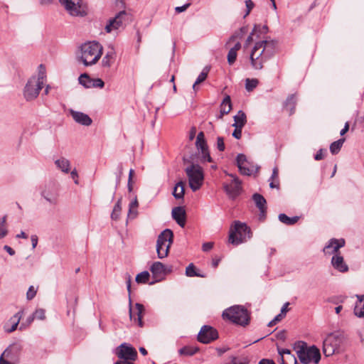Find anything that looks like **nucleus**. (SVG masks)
<instances>
[{"instance_id": "a211bd4d", "label": "nucleus", "mask_w": 364, "mask_h": 364, "mask_svg": "<svg viewBox=\"0 0 364 364\" xmlns=\"http://www.w3.org/2000/svg\"><path fill=\"white\" fill-rule=\"evenodd\" d=\"M196 146L198 149L201 150V153L204 160L210 162L212 159L210 156L207 144L205 139V134L203 132H200L198 134V136L196 137Z\"/></svg>"}, {"instance_id": "680f3d73", "label": "nucleus", "mask_w": 364, "mask_h": 364, "mask_svg": "<svg viewBox=\"0 0 364 364\" xmlns=\"http://www.w3.org/2000/svg\"><path fill=\"white\" fill-rule=\"evenodd\" d=\"M22 314H23V312L22 311H18L17 312L15 315H14V316H12L10 320H9V322L11 323V324H14V322H15V320L14 318H19V321L21 320V317H22Z\"/></svg>"}, {"instance_id": "09e8293b", "label": "nucleus", "mask_w": 364, "mask_h": 364, "mask_svg": "<svg viewBox=\"0 0 364 364\" xmlns=\"http://www.w3.org/2000/svg\"><path fill=\"white\" fill-rule=\"evenodd\" d=\"M36 290L35 289L33 286H31L26 293V298L28 300L33 299L36 295Z\"/></svg>"}, {"instance_id": "9b49d317", "label": "nucleus", "mask_w": 364, "mask_h": 364, "mask_svg": "<svg viewBox=\"0 0 364 364\" xmlns=\"http://www.w3.org/2000/svg\"><path fill=\"white\" fill-rule=\"evenodd\" d=\"M36 80V77H31L23 90V95L27 101L33 100L36 99L38 95L40 90L43 88V86L38 82Z\"/></svg>"}, {"instance_id": "0eeeda50", "label": "nucleus", "mask_w": 364, "mask_h": 364, "mask_svg": "<svg viewBox=\"0 0 364 364\" xmlns=\"http://www.w3.org/2000/svg\"><path fill=\"white\" fill-rule=\"evenodd\" d=\"M173 242V233L169 229L163 230L156 240V252L158 257L164 259L168 256L171 245Z\"/></svg>"}, {"instance_id": "f8f14e48", "label": "nucleus", "mask_w": 364, "mask_h": 364, "mask_svg": "<svg viewBox=\"0 0 364 364\" xmlns=\"http://www.w3.org/2000/svg\"><path fill=\"white\" fill-rule=\"evenodd\" d=\"M228 175L232 178V181L229 184H224L223 188L229 198L235 199L242 191V181L235 175Z\"/></svg>"}, {"instance_id": "7ed1b4c3", "label": "nucleus", "mask_w": 364, "mask_h": 364, "mask_svg": "<svg viewBox=\"0 0 364 364\" xmlns=\"http://www.w3.org/2000/svg\"><path fill=\"white\" fill-rule=\"evenodd\" d=\"M294 349L300 362L304 364H309L311 362L317 364L321 360L320 351L315 346L308 347L306 343L299 341L294 344Z\"/></svg>"}, {"instance_id": "7c9ffc66", "label": "nucleus", "mask_w": 364, "mask_h": 364, "mask_svg": "<svg viewBox=\"0 0 364 364\" xmlns=\"http://www.w3.org/2000/svg\"><path fill=\"white\" fill-rule=\"evenodd\" d=\"M235 123L232 124L233 127L239 128H243L247 122L246 114L242 110H240L236 115L234 116Z\"/></svg>"}, {"instance_id": "4468645a", "label": "nucleus", "mask_w": 364, "mask_h": 364, "mask_svg": "<svg viewBox=\"0 0 364 364\" xmlns=\"http://www.w3.org/2000/svg\"><path fill=\"white\" fill-rule=\"evenodd\" d=\"M128 14L125 11H119L115 17L110 18L105 26V31L109 33L112 31L117 30L122 27L123 23L127 17Z\"/></svg>"}, {"instance_id": "72a5a7b5", "label": "nucleus", "mask_w": 364, "mask_h": 364, "mask_svg": "<svg viewBox=\"0 0 364 364\" xmlns=\"http://www.w3.org/2000/svg\"><path fill=\"white\" fill-rule=\"evenodd\" d=\"M278 218L280 222L287 225H292L296 223L299 219L298 216H294L290 218L284 213L279 214Z\"/></svg>"}, {"instance_id": "58836bf2", "label": "nucleus", "mask_w": 364, "mask_h": 364, "mask_svg": "<svg viewBox=\"0 0 364 364\" xmlns=\"http://www.w3.org/2000/svg\"><path fill=\"white\" fill-rule=\"evenodd\" d=\"M121 203H122V198H119L117 200V203L115 204V205L113 208L112 213L111 214V218L112 220H117L119 219V215H120V213L122 210Z\"/></svg>"}, {"instance_id": "49530a36", "label": "nucleus", "mask_w": 364, "mask_h": 364, "mask_svg": "<svg viewBox=\"0 0 364 364\" xmlns=\"http://www.w3.org/2000/svg\"><path fill=\"white\" fill-rule=\"evenodd\" d=\"M237 58V52L233 50L230 49L228 53V62L230 65H232Z\"/></svg>"}, {"instance_id": "412c9836", "label": "nucleus", "mask_w": 364, "mask_h": 364, "mask_svg": "<svg viewBox=\"0 0 364 364\" xmlns=\"http://www.w3.org/2000/svg\"><path fill=\"white\" fill-rule=\"evenodd\" d=\"M280 356L281 364H296L297 360L294 355L290 350L286 348H277Z\"/></svg>"}, {"instance_id": "cd10ccee", "label": "nucleus", "mask_w": 364, "mask_h": 364, "mask_svg": "<svg viewBox=\"0 0 364 364\" xmlns=\"http://www.w3.org/2000/svg\"><path fill=\"white\" fill-rule=\"evenodd\" d=\"M358 301L354 308V314L359 318L364 317V295H355Z\"/></svg>"}, {"instance_id": "c03bdc74", "label": "nucleus", "mask_w": 364, "mask_h": 364, "mask_svg": "<svg viewBox=\"0 0 364 364\" xmlns=\"http://www.w3.org/2000/svg\"><path fill=\"white\" fill-rule=\"evenodd\" d=\"M258 85V80L257 79H246L245 88L247 91H252Z\"/></svg>"}, {"instance_id": "a18cd8bd", "label": "nucleus", "mask_w": 364, "mask_h": 364, "mask_svg": "<svg viewBox=\"0 0 364 364\" xmlns=\"http://www.w3.org/2000/svg\"><path fill=\"white\" fill-rule=\"evenodd\" d=\"M33 316L35 318L39 320H44L46 318V311L43 309H38L33 314Z\"/></svg>"}, {"instance_id": "4c0bfd02", "label": "nucleus", "mask_w": 364, "mask_h": 364, "mask_svg": "<svg viewBox=\"0 0 364 364\" xmlns=\"http://www.w3.org/2000/svg\"><path fill=\"white\" fill-rule=\"evenodd\" d=\"M209 72V68L205 67L203 70V71L200 73V75L198 76L196 82L193 85V89L196 91V85L203 82L207 77L208 74Z\"/></svg>"}, {"instance_id": "338daca9", "label": "nucleus", "mask_w": 364, "mask_h": 364, "mask_svg": "<svg viewBox=\"0 0 364 364\" xmlns=\"http://www.w3.org/2000/svg\"><path fill=\"white\" fill-rule=\"evenodd\" d=\"M137 215V210L136 209H130L129 208V213H128V217L131 218H134Z\"/></svg>"}, {"instance_id": "de8ad7c7", "label": "nucleus", "mask_w": 364, "mask_h": 364, "mask_svg": "<svg viewBox=\"0 0 364 364\" xmlns=\"http://www.w3.org/2000/svg\"><path fill=\"white\" fill-rule=\"evenodd\" d=\"M92 87L102 88L105 86L104 81L100 78L92 79Z\"/></svg>"}, {"instance_id": "393cba45", "label": "nucleus", "mask_w": 364, "mask_h": 364, "mask_svg": "<svg viewBox=\"0 0 364 364\" xmlns=\"http://www.w3.org/2000/svg\"><path fill=\"white\" fill-rule=\"evenodd\" d=\"M331 264L341 272H346L348 270V265L345 263L343 257L340 254H335L332 257Z\"/></svg>"}, {"instance_id": "bf43d9fd", "label": "nucleus", "mask_w": 364, "mask_h": 364, "mask_svg": "<svg viewBox=\"0 0 364 364\" xmlns=\"http://www.w3.org/2000/svg\"><path fill=\"white\" fill-rule=\"evenodd\" d=\"M70 176L74 180L75 184H78V174L76 169L70 172Z\"/></svg>"}, {"instance_id": "b1692460", "label": "nucleus", "mask_w": 364, "mask_h": 364, "mask_svg": "<svg viewBox=\"0 0 364 364\" xmlns=\"http://www.w3.org/2000/svg\"><path fill=\"white\" fill-rule=\"evenodd\" d=\"M172 217L176 222L182 228L186 224V211L182 207H175L172 209Z\"/></svg>"}, {"instance_id": "6ab92c4d", "label": "nucleus", "mask_w": 364, "mask_h": 364, "mask_svg": "<svg viewBox=\"0 0 364 364\" xmlns=\"http://www.w3.org/2000/svg\"><path fill=\"white\" fill-rule=\"evenodd\" d=\"M345 245L344 239H331L328 244L324 247L323 252L326 255H333L337 253L341 247Z\"/></svg>"}, {"instance_id": "ddd939ff", "label": "nucleus", "mask_w": 364, "mask_h": 364, "mask_svg": "<svg viewBox=\"0 0 364 364\" xmlns=\"http://www.w3.org/2000/svg\"><path fill=\"white\" fill-rule=\"evenodd\" d=\"M218 338L217 330L212 326L205 325L202 326L198 335V340L202 343H209Z\"/></svg>"}, {"instance_id": "2f4dec72", "label": "nucleus", "mask_w": 364, "mask_h": 364, "mask_svg": "<svg viewBox=\"0 0 364 364\" xmlns=\"http://www.w3.org/2000/svg\"><path fill=\"white\" fill-rule=\"evenodd\" d=\"M296 104V97L295 95L292 94L287 98L284 103V107L287 111H289L290 115L294 113Z\"/></svg>"}, {"instance_id": "39448f33", "label": "nucleus", "mask_w": 364, "mask_h": 364, "mask_svg": "<svg viewBox=\"0 0 364 364\" xmlns=\"http://www.w3.org/2000/svg\"><path fill=\"white\" fill-rule=\"evenodd\" d=\"M223 318L234 323L246 326L249 323L250 315L247 310L242 306L235 305L226 309L223 312Z\"/></svg>"}, {"instance_id": "4d7b16f0", "label": "nucleus", "mask_w": 364, "mask_h": 364, "mask_svg": "<svg viewBox=\"0 0 364 364\" xmlns=\"http://www.w3.org/2000/svg\"><path fill=\"white\" fill-rule=\"evenodd\" d=\"M213 247V242H205L203 244L202 249L204 252L210 250Z\"/></svg>"}, {"instance_id": "864d4df0", "label": "nucleus", "mask_w": 364, "mask_h": 364, "mask_svg": "<svg viewBox=\"0 0 364 364\" xmlns=\"http://www.w3.org/2000/svg\"><path fill=\"white\" fill-rule=\"evenodd\" d=\"M267 26H261L260 25H255V27H254V29H253V32H261V33H266L267 31Z\"/></svg>"}, {"instance_id": "69168bd1", "label": "nucleus", "mask_w": 364, "mask_h": 364, "mask_svg": "<svg viewBox=\"0 0 364 364\" xmlns=\"http://www.w3.org/2000/svg\"><path fill=\"white\" fill-rule=\"evenodd\" d=\"M189 6L190 4H186L183 6L176 7L175 10L178 13H181L185 11L189 7Z\"/></svg>"}, {"instance_id": "473e14b6", "label": "nucleus", "mask_w": 364, "mask_h": 364, "mask_svg": "<svg viewBox=\"0 0 364 364\" xmlns=\"http://www.w3.org/2000/svg\"><path fill=\"white\" fill-rule=\"evenodd\" d=\"M184 183L183 181H179L176 184L173 188V196L176 199H181L184 196Z\"/></svg>"}, {"instance_id": "e433bc0d", "label": "nucleus", "mask_w": 364, "mask_h": 364, "mask_svg": "<svg viewBox=\"0 0 364 364\" xmlns=\"http://www.w3.org/2000/svg\"><path fill=\"white\" fill-rule=\"evenodd\" d=\"M345 141V139L344 138H342V139H340L336 141H333L331 145H330V151L331 152L332 154H337L343 143Z\"/></svg>"}, {"instance_id": "8fccbe9b", "label": "nucleus", "mask_w": 364, "mask_h": 364, "mask_svg": "<svg viewBox=\"0 0 364 364\" xmlns=\"http://www.w3.org/2000/svg\"><path fill=\"white\" fill-rule=\"evenodd\" d=\"M217 148L220 151H223L225 149L224 139L222 136L217 138Z\"/></svg>"}, {"instance_id": "f704fd0d", "label": "nucleus", "mask_w": 364, "mask_h": 364, "mask_svg": "<svg viewBox=\"0 0 364 364\" xmlns=\"http://www.w3.org/2000/svg\"><path fill=\"white\" fill-rule=\"evenodd\" d=\"M199 348L198 347H193V346H184L182 348H181L178 350V353L181 355H186V356H192L195 355L197 352H198Z\"/></svg>"}, {"instance_id": "c9c22d12", "label": "nucleus", "mask_w": 364, "mask_h": 364, "mask_svg": "<svg viewBox=\"0 0 364 364\" xmlns=\"http://www.w3.org/2000/svg\"><path fill=\"white\" fill-rule=\"evenodd\" d=\"M79 83L82 85L85 88H91L92 87V79L90 77L88 74L83 73L81 74L78 78Z\"/></svg>"}, {"instance_id": "603ef678", "label": "nucleus", "mask_w": 364, "mask_h": 364, "mask_svg": "<svg viewBox=\"0 0 364 364\" xmlns=\"http://www.w3.org/2000/svg\"><path fill=\"white\" fill-rule=\"evenodd\" d=\"M245 5H246V8H247V11H246V14L245 15V17L247 16V15H249V14L250 13L251 10L253 9V7L255 6V4L251 0H246L245 1Z\"/></svg>"}, {"instance_id": "aec40b11", "label": "nucleus", "mask_w": 364, "mask_h": 364, "mask_svg": "<svg viewBox=\"0 0 364 364\" xmlns=\"http://www.w3.org/2000/svg\"><path fill=\"white\" fill-rule=\"evenodd\" d=\"M252 200L260 212L259 219H264L267 212L266 199L259 193H254L252 195Z\"/></svg>"}, {"instance_id": "2eb2a0df", "label": "nucleus", "mask_w": 364, "mask_h": 364, "mask_svg": "<svg viewBox=\"0 0 364 364\" xmlns=\"http://www.w3.org/2000/svg\"><path fill=\"white\" fill-rule=\"evenodd\" d=\"M237 166L241 174L250 176L253 173L254 166H250V163L247 160V157L243 154H237L236 157Z\"/></svg>"}, {"instance_id": "13d9d810", "label": "nucleus", "mask_w": 364, "mask_h": 364, "mask_svg": "<svg viewBox=\"0 0 364 364\" xmlns=\"http://www.w3.org/2000/svg\"><path fill=\"white\" fill-rule=\"evenodd\" d=\"M31 240L32 244V248L35 249L38 245V238L36 235H33L31 236Z\"/></svg>"}, {"instance_id": "37998d69", "label": "nucleus", "mask_w": 364, "mask_h": 364, "mask_svg": "<svg viewBox=\"0 0 364 364\" xmlns=\"http://www.w3.org/2000/svg\"><path fill=\"white\" fill-rule=\"evenodd\" d=\"M46 77V69L45 67L41 64L39 65V72L38 74V77H36V80H37L40 85L43 86L44 78Z\"/></svg>"}, {"instance_id": "4be33fe9", "label": "nucleus", "mask_w": 364, "mask_h": 364, "mask_svg": "<svg viewBox=\"0 0 364 364\" xmlns=\"http://www.w3.org/2000/svg\"><path fill=\"white\" fill-rule=\"evenodd\" d=\"M70 114L77 123L82 125L90 126L92 122V119L87 114L83 112L71 109Z\"/></svg>"}, {"instance_id": "774afa93", "label": "nucleus", "mask_w": 364, "mask_h": 364, "mask_svg": "<svg viewBox=\"0 0 364 364\" xmlns=\"http://www.w3.org/2000/svg\"><path fill=\"white\" fill-rule=\"evenodd\" d=\"M278 175H279V171H278V168L277 167L274 168H273V171H272V176H271V179L272 180H278Z\"/></svg>"}, {"instance_id": "20e7f679", "label": "nucleus", "mask_w": 364, "mask_h": 364, "mask_svg": "<svg viewBox=\"0 0 364 364\" xmlns=\"http://www.w3.org/2000/svg\"><path fill=\"white\" fill-rule=\"evenodd\" d=\"M252 236L250 228L245 223L236 220L230 227L228 242L233 245H238L247 242Z\"/></svg>"}, {"instance_id": "3c124183", "label": "nucleus", "mask_w": 364, "mask_h": 364, "mask_svg": "<svg viewBox=\"0 0 364 364\" xmlns=\"http://www.w3.org/2000/svg\"><path fill=\"white\" fill-rule=\"evenodd\" d=\"M35 319L34 316L32 315L29 316L27 319H26V324H25L24 323H22L19 327V329L21 331L23 330L26 328V327L28 325H30L33 321V320Z\"/></svg>"}, {"instance_id": "0e129e2a", "label": "nucleus", "mask_w": 364, "mask_h": 364, "mask_svg": "<svg viewBox=\"0 0 364 364\" xmlns=\"http://www.w3.org/2000/svg\"><path fill=\"white\" fill-rule=\"evenodd\" d=\"M289 305V302H286L284 304L283 306L281 309L280 314L283 315L284 317L286 316L287 312L289 311L288 306Z\"/></svg>"}, {"instance_id": "6e6552de", "label": "nucleus", "mask_w": 364, "mask_h": 364, "mask_svg": "<svg viewBox=\"0 0 364 364\" xmlns=\"http://www.w3.org/2000/svg\"><path fill=\"white\" fill-rule=\"evenodd\" d=\"M343 337L339 333H332L327 336L323 343V353L326 356H331L341 352V345Z\"/></svg>"}, {"instance_id": "5701e85b", "label": "nucleus", "mask_w": 364, "mask_h": 364, "mask_svg": "<svg viewBox=\"0 0 364 364\" xmlns=\"http://www.w3.org/2000/svg\"><path fill=\"white\" fill-rule=\"evenodd\" d=\"M136 307V313L134 312V311L132 309V308L129 309V317L131 320H134V321H137L138 325L140 327L143 326V322H142V314L144 311V307L142 304L136 303L135 304Z\"/></svg>"}, {"instance_id": "052dcab7", "label": "nucleus", "mask_w": 364, "mask_h": 364, "mask_svg": "<svg viewBox=\"0 0 364 364\" xmlns=\"http://www.w3.org/2000/svg\"><path fill=\"white\" fill-rule=\"evenodd\" d=\"M196 134V128L195 127H192L189 131V140L192 141L195 137Z\"/></svg>"}, {"instance_id": "a878e982", "label": "nucleus", "mask_w": 364, "mask_h": 364, "mask_svg": "<svg viewBox=\"0 0 364 364\" xmlns=\"http://www.w3.org/2000/svg\"><path fill=\"white\" fill-rule=\"evenodd\" d=\"M154 277L156 279V282L160 281L165 272V267L160 262H155L152 264L150 267Z\"/></svg>"}, {"instance_id": "1a4fd4ad", "label": "nucleus", "mask_w": 364, "mask_h": 364, "mask_svg": "<svg viewBox=\"0 0 364 364\" xmlns=\"http://www.w3.org/2000/svg\"><path fill=\"white\" fill-rule=\"evenodd\" d=\"M67 12L73 16H85L87 14V5L82 0H59Z\"/></svg>"}, {"instance_id": "bb28decb", "label": "nucleus", "mask_w": 364, "mask_h": 364, "mask_svg": "<svg viewBox=\"0 0 364 364\" xmlns=\"http://www.w3.org/2000/svg\"><path fill=\"white\" fill-rule=\"evenodd\" d=\"M116 53L113 48L107 52L102 60V65L104 68H110L114 62Z\"/></svg>"}, {"instance_id": "f03ea898", "label": "nucleus", "mask_w": 364, "mask_h": 364, "mask_svg": "<svg viewBox=\"0 0 364 364\" xmlns=\"http://www.w3.org/2000/svg\"><path fill=\"white\" fill-rule=\"evenodd\" d=\"M102 54V46L97 42L92 41L82 44L80 47V56L78 61L85 66L95 65Z\"/></svg>"}, {"instance_id": "79ce46f5", "label": "nucleus", "mask_w": 364, "mask_h": 364, "mask_svg": "<svg viewBox=\"0 0 364 364\" xmlns=\"http://www.w3.org/2000/svg\"><path fill=\"white\" fill-rule=\"evenodd\" d=\"M6 218L7 216L4 215L1 219H0V239L6 237L8 233L7 229L6 228Z\"/></svg>"}, {"instance_id": "c85d7f7f", "label": "nucleus", "mask_w": 364, "mask_h": 364, "mask_svg": "<svg viewBox=\"0 0 364 364\" xmlns=\"http://www.w3.org/2000/svg\"><path fill=\"white\" fill-rule=\"evenodd\" d=\"M55 164L58 168L61 170L63 173H68L70 171V162L65 157H61L55 160Z\"/></svg>"}, {"instance_id": "ea45409f", "label": "nucleus", "mask_w": 364, "mask_h": 364, "mask_svg": "<svg viewBox=\"0 0 364 364\" xmlns=\"http://www.w3.org/2000/svg\"><path fill=\"white\" fill-rule=\"evenodd\" d=\"M149 272L144 271L136 275L135 280L138 284H146L149 281Z\"/></svg>"}, {"instance_id": "e2e57ef3", "label": "nucleus", "mask_w": 364, "mask_h": 364, "mask_svg": "<svg viewBox=\"0 0 364 364\" xmlns=\"http://www.w3.org/2000/svg\"><path fill=\"white\" fill-rule=\"evenodd\" d=\"M139 205L136 196L134 197V200L129 203V208L130 209H137Z\"/></svg>"}, {"instance_id": "6e6d98bb", "label": "nucleus", "mask_w": 364, "mask_h": 364, "mask_svg": "<svg viewBox=\"0 0 364 364\" xmlns=\"http://www.w3.org/2000/svg\"><path fill=\"white\" fill-rule=\"evenodd\" d=\"M15 320V322H14V324H11V326L10 328H8V329H6V331L9 333H11L13 331H14L16 328H17V326L19 323V318H14Z\"/></svg>"}, {"instance_id": "f257e3e1", "label": "nucleus", "mask_w": 364, "mask_h": 364, "mask_svg": "<svg viewBox=\"0 0 364 364\" xmlns=\"http://www.w3.org/2000/svg\"><path fill=\"white\" fill-rule=\"evenodd\" d=\"M276 46L277 43L272 40L256 43L250 54L252 67L257 70H261L264 63L269 60L276 53Z\"/></svg>"}, {"instance_id": "c756f323", "label": "nucleus", "mask_w": 364, "mask_h": 364, "mask_svg": "<svg viewBox=\"0 0 364 364\" xmlns=\"http://www.w3.org/2000/svg\"><path fill=\"white\" fill-rule=\"evenodd\" d=\"M232 109V105H231V100L230 97L229 95H227L223 99L221 105H220V117L222 118L223 115L228 114Z\"/></svg>"}, {"instance_id": "a19ab883", "label": "nucleus", "mask_w": 364, "mask_h": 364, "mask_svg": "<svg viewBox=\"0 0 364 364\" xmlns=\"http://www.w3.org/2000/svg\"><path fill=\"white\" fill-rule=\"evenodd\" d=\"M186 274L187 277H203L204 276L198 274L196 270V267L193 265V264H190L186 269Z\"/></svg>"}, {"instance_id": "f3484780", "label": "nucleus", "mask_w": 364, "mask_h": 364, "mask_svg": "<svg viewBox=\"0 0 364 364\" xmlns=\"http://www.w3.org/2000/svg\"><path fill=\"white\" fill-rule=\"evenodd\" d=\"M41 196L51 205L58 203V191L55 185L47 186L41 192Z\"/></svg>"}, {"instance_id": "423d86ee", "label": "nucleus", "mask_w": 364, "mask_h": 364, "mask_svg": "<svg viewBox=\"0 0 364 364\" xmlns=\"http://www.w3.org/2000/svg\"><path fill=\"white\" fill-rule=\"evenodd\" d=\"M184 171L188 178L189 186L192 191H196L200 189L204 179V173L202 167L198 164L191 163Z\"/></svg>"}, {"instance_id": "9d476101", "label": "nucleus", "mask_w": 364, "mask_h": 364, "mask_svg": "<svg viewBox=\"0 0 364 364\" xmlns=\"http://www.w3.org/2000/svg\"><path fill=\"white\" fill-rule=\"evenodd\" d=\"M116 355L120 360L134 361L137 358V351L130 344L127 343H122L118 346L115 351Z\"/></svg>"}, {"instance_id": "dca6fc26", "label": "nucleus", "mask_w": 364, "mask_h": 364, "mask_svg": "<svg viewBox=\"0 0 364 364\" xmlns=\"http://www.w3.org/2000/svg\"><path fill=\"white\" fill-rule=\"evenodd\" d=\"M21 350V348L18 344H13L9 346L1 354L0 357V364H13L5 360L4 357L14 360L18 355Z\"/></svg>"}, {"instance_id": "5fc2aeb1", "label": "nucleus", "mask_w": 364, "mask_h": 364, "mask_svg": "<svg viewBox=\"0 0 364 364\" xmlns=\"http://www.w3.org/2000/svg\"><path fill=\"white\" fill-rule=\"evenodd\" d=\"M235 130L232 132V136L237 139H240L242 136V128L235 127Z\"/></svg>"}]
</instances>
